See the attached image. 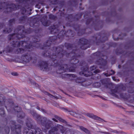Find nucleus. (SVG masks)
I'll return each instance as SVG.
<instances>
[{
	"instance_id": "39448f33",
	"label": "nucleus",
	"mask_w": 134,
	"mask_h": 134,
	"mask_svg": "<svg viewBox=\"0 0 134 134\" xmlns=\"http://www.w3.org/2000/svg\"><path fill=\"white\" fill-rule=\"evenodd\" d=\"M53 120H54V121H56V119H54H54H53Z\"/></svg>"
},
{
	"instance_id": "20e7f679",
	"label": "nucleus",
	"mask_w": 134,
	"mask_h": 134,
	"mask_svg": "<svg viewBox=\"0 0 134 134\" xmlns=\"http://www.w3.org/2000/svg\"><path fill=\"white\" fill-rule=\"evenodd\" d=\"M36 134H40V133H38L36 131Z\"/></svg>"
},
{
	"instance_id": "f257e3e1",
	"label": "nucleus",
	"mask_w": 134,
	"mask_h": 134,
	"mask_svg": "<svg viewBox=\"0 0 134 134\" xmlns=\"http://www.w3.org/2000/svg\"><path fill=\"white\" fill-rule=\"evenodd\" d=\"M81 129H82L83 131L87 133H89V131L85 128L82 127L81 128Z\"/></svg>"
},
{
	"instance_id": "f03ea898",
	"label": "nucleus",
	"mask_w": 134,
	"mask_h": 134,
	"mask_svg": "<svg viewBox=\"0 0 134 134\" xmlns=\"http://www.w3.org/2000/svg\"><path fill=\"white\" fill-rule=\"evenodd\" d=\"M87 116L91 118H95L94 117L95 116L93 114H87Z\"/></svg>"
},
{
	"instance_id": "7ed1b4c3",
	"label": "nucleus",
	"mask_w": 134,
	"mask_h": 134,
	"mask_svg": "<svg viewBox=\"0 0 134 134\" xmlns=\"http://www.w3.org/2000/svg\"><path fill=\"white\" fill-rule=\"evenodd\" d=\"M4 114V110L2 109H0V114L1 115Z\"/></svg>"
}]
</instances>
